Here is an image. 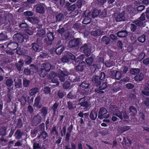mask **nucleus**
Instances as JSON below:
<instances>
[{"instance_id":"f257e3e1","label":"nucleus","mask_w":149,"mask_h":149,"mask_svg":"<svg viewBox=\"0 0 149 149\" xmlns=\"http://www.w3.org/2000/svg\"><path fill=\"white\" fill-rule=\"evenodd\" d=\"M111 109L113 111V115L116 116L119 118L121 119L124 118L126 119L127 118L128 116L125 113V111H124L122 112H120L118 109L115 106H111Z\"/></svg>"},{"instance_id":"f03ea898","label":"nucleus","mask_w":149,"mask_h":149,"mask_svg":"<svg viewBox=\"0 0 149 149\" xmlns=\"http://www.w3.org/2000/svg\"><path fill=\"white\" fill-rule=\"evenodd\" d=\"M109 116V115L105 109L102 108L100 109L98 116L99 118L102 119L103 118H108Z\"/></svg>"},{"instance_id":"7ed1b4c3","label":"nucleus","mask_w":149,"mask_h":149,"mask_svg":"<svg viewBox=\"0 0 149 149\" xmlns=\"http://www.w3.org/2000/svg\"><path fill=\"white\" fill-rule=\"evenodd\" d=\"M146 22L145 14L144 13H142L139 17V19L135 21L134 23L137 26H144L145 25L144 23Z\"/></svg>"},{"instance_id":"20e7f679","label":"nucleus","mask_w":149,"mask_h":149,"mask_svg":"<svg viewBox=\"0 0 149 149\" xmlns=\"http://www.w3.org/2000/svg\"><path fill=\"white\" fill-rule=\"evenodd\" d=\"M28 38V36H26L25 37L24 35L23 36L21 34L17 33L14 35L13 38L16 41H18L19 42H22L24 41V39H27Z\"/></svg>"},{"instance_id":"39448f33","label":"nucleus","mask_w":149,"mask_h":149,"mask_svg":"<svg viewBox=\"0 0 149 149\" xmlns=\"http://www.w3.org/2000/svg\"><path fill=\"white\" fill-rule=\"evenodd\" d=\"M70 59L74 60L75 57L70 52H68L66 56H65L62 57L61 60L63 62H68Z\"/></svg>"},{"instance_id":"423d86ee","label":"nucleus","mask_w":149,"mask_h":149,"mask_svg":"<svg viewBox=\"0 0 149 149\" xmlns=\"http://www.w3.org/2000/svg\"><path fill=\"white\" fill-rule=\"evenodd\" d=\"M58 74V76L60 81H64L66 78V76L69 74V73L66 71L63 72L62 70H60Z\"/></svg>"},{"instance_id":"0eeeda50","label":"nucleus","mask_w":149,"mask_h":149,"mask_svg":"<svg viewBox=\"0 0 149 149\" xmlns=\"http://www.w3.org/2000/svg\"><path fill=\"white\" fill-rule=\"evenodd\" d=\"M48 77L52 80V81L54 83H56V85L58 86L59 84V82L57 78V74L54 72H52L49 76Z\"/></svg>"},{"instance_id":"6e6552de","label":"nucleus","mask_w":149,"mask_h":149,"mask_svg":"<svg viewBox=\"0 0 149 149\" xmlns=\"http://www.w3.org/2000/svg\"><path fill=\"white\" fill-rule=\"evenodd\" d=\"M80 39L77 38L70 40L68 44V46L69 47H72L76 46H77L79 44Z\"/></svg>"},{"instance_id":"1a4fd4ad","label":"nucleus","mask_w":149,"mask_h":149,"mask_svg":"<svg viewBox=\"0 0 149 149\" xmlns=\"http://www.w3.org/2000/svg\"><path fill=\"white\" fill-rule=\"evenodd\" d=\"M85 14L86 16L83 22V23L85 24H87L89 23L91 21L90 19L91 13L88 11H86L85 12Z\"/></svg>"},{"instance_id":"9d476101","label":"nucleus","mask_w":149,"mask_h":149,"mask_svg":"<svg viewBox=\"0 0 149 149\" xmlns=\"http://www.w3.org/2000/svg\"><path fill=\"white\" fill-rule=\"evenodd\" d=\"M79 103L81 106L84 107L85 108H88L90 105V104L86 100L85 97L81 99L79 101Z\"/></svg>"},{"instance_id":"9b49d317","label":"nucleus","mask_w":149,"mask_h":149,"mask_svg":"<svg viewBox=\"0 0 149 149\" xmlns=\"http://www.w3.org/2000/svg\"><path fill=\"white\" fill-rule=\"evenodd\" d=\"M142 93L146 95H149V81L145 84L144 90L142 91Z\"/></svg>"},{"instance_id":"f8f14e48","label":"nucleus","mask_w":149,"mask_h":149,"mask_svg":"<svg viewBox=\"0 0 149 149\" xmlns=\"http://www.w3.org/2000/svg\"><path fill=\"white\" fill-rule=\"evenodd\" d=\"M126 19L125 16L124 12L118 14L116 17V20L117 22L125 21Z\"/></svg>"},{"instance_id":"ddd939ff","label":"nucleus","mask_w":149,"mask_h":149,"mask_svg":"<svg viewBox=\"0 0 149 149\" xmlns=\"http://www.w3.org/2000/svg\"><path fill=\"white\" fill-rule=\"evenodd\" d=\"M40 98V96L37 97L35 100V103L34 106L37 108H40L42 107L41 104H40L39 102Z\"/></svg>"},{"instance_id":"4468645a","label":"nucleus","mask_w":149,"mask_h":149,"mask_svg":"<svg viewBox=\"0 0 149 149\" xmlns=\"http://www.w3.org/2000/svg\"><path fill=\"white\" fill-rule=\"evenodd\" d=\"M18 46V44L16 42H11L9 43L7 46L8 48L12 50L16 49Z\"/></svg>"},{"instance_id":"2eb2a0df","label":"nucleus","mask_w":149,"mask_h":149,"mask_svg":"<svg viewBox=\"0 0 149 149\" xmlns=\"http://www.w3.org/2000/svg\"><path fill=\"white\" fill-rule=\"evenodd\" d=\"M36 11L39 13H43L44 12V8L41 4H39L36 8Z\"/></svg>"},{"instance_id":"dca6fc26","label":"nucleus","mask_w":149,"mask_h":149,"mask_svg":"<svg viewBox=\"0 0 149 149\" xmlns=\"http://www.w3.org/2000/svg\"><path fill=\"white\" fill-rule=\"evenodd\" d=\"M85 65V63L84 62H82L80 63L79 65L76 67V69L78 71H82L83 70L84 67Z\"/></svg>"},{"instance_id":"f3484780","label":"nucleus","mask_w":149,"mask_h":149,"mask_svg":"<svg viewBox=\"0 0 149 149\" xmlns=\"http://www.w3.org/2000/svg\"><path fill=\"white\" fill-rule=\"evenodd\" d=\"M41 67L43 68V69L46 71H48L50 70L51 65L49 63H46L42 64L41 65Z\"/></svg>"},{"instance_id":"a211bd4d","label":"nucleus","mask_w":149,"mask_h":149,"mask_svg":"<svg viewBox=\"0 0 149 149\" xmlns=\"http://www.w3.org/2000/svg\"><path fill=\"white\" fill-rule=\"evenodd\" d=\"M36 28L34 27H29L27 28L26 30V32L29 35H32L35 31Z\"/></svg>"},{"instance_id":"6ab92c4d","label":"nucleus","mask_w":149,"mask_h":149,"mask_svg":"<svg viewBox=\"0 0 149 149\" xmlns=\"http://www.w3.org/2000/svg\"><path fill=\"white\" fill-rule=\"evenodd\" d=\"M32 48L35 51H40L39 49L41 48V44H38L36 43H33Z\"/></svg>"},{"instance_id":"aec40b11","label":"nucleus","mask_w":149,"mask_h":149,"mask_svg":"<svg viewBox=\"0 0 149 149\" xmlns=\"http://www.w3.org/2000/svg\"><path fill=\"white\" fill-rule=\"evenodd\" d=\"M87 45L85 44L82 47L85 55L87 56H89L91 54V52L87 48Z\"/></svg>"},{"instance_id":"412c9836","label":"nucleus","mask_w":149,"mask_h":149,"mask_svg":"<svg viewBox=\"0 0 149 149\" xmlns=\"http://www.w3.org/2000/svg\"><path fill=\"white\" fill-rule=\"evenodd\" d=\"M91 34L92 35L94 36H97L103 34L101 30L100 29L92 31L91 32Z\"/></svg>"},{"instance_id":"4be33fe9","label":"nucleus","mask_w":149,"mask_h":149,"mask_svg":"<svg viewBox=\"0 0 149 149\" xmlns=\"http://www.w3.org/2000/svg\"><path fill=\"white\" fill-rule=\"evenodd\" d=\"M27 20L32 23H37L38 22V19L35 17H28L27 18Z\"/></svg>"},{"instance_id":"5701e85b","label":"nucleus","mask_w":149,"mask_h":149,"mask_svg":"<svg viewBox=\"0 0 149 149\" xmlns=\"http://www.w3.org/2000/svg\"><path fill=\"white\" fill-rule=\"evenodd\" d=\"M127 35V33L125 31H122L117 33V36L119 37H124Z\"/></svg>"},{"instance_id":"b1692460","label":"nucleus","mask_w":149,"mask_h":149,"mask_svg":"<svg viewBox=\"0 0 149 149\" xmlns=\"http://www.w3.org/2000/svg\"><path fill=\"white\" fill-rule=\"evenodd\" d=\"M15 86L17 88H21L22 86V80L19 79L15 82Z\"/></svg>"},{"instance_id":"393cba45","label":"nucleus","mask_w":149,"mask_h":149,"mask_svg":"<svg viewBox=\"0 0 149 149\" xmlns=\"http://www.w3.org/2000/svg\"><path fill=\"white\" fill-rule=\"evenodd\" d=\"M144 75L142 73H140L139 75H137L135 76L134 79L136 81H140L143 79Z\"/></svg>"},{"instance_id":"a878e982","label":"nucleus","mask_w":149,"mask_h":149,"mask_svg":"<svg viewBox=\"0 0 149 149\" xmlns=\"http://www.w3.org/2000/svg\"><path fill=\"white\" fill-rule=\"evenodd\" d=\"M64 49L63 47L60 46L57 48L55 50L56 54L58 55H60Z\"/></svg>"},{"instance_id":"bb28decb","label":"nucleus","mask_w":149,"mask_h":149,"mask_svg":"<svg viewBox=\"0 0 149 149\" xmlns=\"http://www.w3.org/2000/svg\"><path fill=\"white\" fill-rule=\"evenodd\" d=\"M39 90L37 88H35L29 91L30 95L33 96L38 92Z\"/></svg>"},{"instance_id":"cd10ccee","label":"nucleus","mask_w":149,"mask_h":149,"mask_svg":"<svg viewBox=\"0 0 149 149\" xmlns=\"http://www.w3.org/2000/svg\"><path fill=\"white\" fill-rule=\"evenodd\" d=\"M131 143V141L129 140H126V139L124 138L122 144L123 146L126 145L127 146H129Z\"/></svg>"},{"instance_id":"c85d7f7f","label":"nucleus","mask_w":149,"mask_h":149,"mask_svg":"<svg viewBox=\"0 0 149 149\" xmlns=\"http://www.w3.org/2000/svg\"><path fill=\"white\" fill-rule=\"evenodd\" d=\"M40 117H35L33 120V123L34 125H36L38 124L40 122Z\"/></svg>"},{"instance_id":"c756f323","label":"nucleus","mask_w":149,"mask_h":149,"mask_svg":"<svg viewBox=\"0 0 149 149\" xmlns=\"http://www.w3.org/2000/svg\"><path fill=\"white\" fill-rule=\"evenodd\" d=\"M99 10L95 9H94L92 14V17L93 18H95L97 17L99 15Z\"/></svg>"},{"instance_id":"7c9ffc66","label":"nucleus","mask_w":149,"mask_h":149,"mask_svg":"<svg viewBox=\"0 0 149 149\" xmlns=\"http://www.w3.org/2000/svg\"><path fill=\"white\" fill-rule=\"evenodd\" d=\"M97 116V113L96 112L94 111H92L91 112L90 114V117L92 119H95L96 118Z\"/></svg>"},{"instance_id":"2f4dec72","label":"nucleus","mask_w":149,"mask_h":149,"mask_svg":"<svg viewBox=\"0 0 149 149\" xmlns=\"http://www.w3.org/2000/svg\"><path fill=\"white\" fill-rule=\"evenodd\" d=\"M130 112L131 114L134 115L137 113V110L136 109L133 107L131 106L130 108Z\"/></svg>"},{"instance_id":"473e14b6","label":"nucleus","mask_w":149,"mask_h":149,"mask_svg":"<svg viewBox=\"0 0 149 149\" xmlns=\"http://www.w3.org/2000/svg\"><path fill=\"white\" fill-rule=\"evenodd\" d=\"M15 137L16 139H19L22 135V134L19 130H17L15 134Z\"/></svg>"},{"instance_id":"72a5a7b5","label":"nucleus","mask_w":149,"mask_h":149,"mask_svg":"<svg viewBox=\"0 0 149 149\" xmlns=\"http://www.w3.org/2000/svg\"><path fill=\"white\" fill-rule=\"evenodd\" d=\"M24 64L23 61H19L17 65V67L18 70L20 71L22 67Z\"/></svg>"},{"instance_id":"f704fd0d","label":"nucleus","mask_w":149,"mask_h":149,"mask_svg":"<svg viewBox=\"0 0 149 149\" xmlns=\"http://www.w3.org/2000/svg\"><path fill=\"white\" fill-rule=\"evenodd\" d=\"M13 80L10 78L7 79L6 82L7 86L9 87L13 85Z\"/></svg>"},{"instance_id":"c9c22d12","label":"nucleus","mask_w":149,"mask_h":149,"mask_svg":"<svg viewBox=\"0 0 149 149\" xmlns=\"http://www.w3.org/2000/svg\"><path fill=\"white\" fill-rule=\"evenodd\" d=\"M146 40V36L144 35H143L139 36L138 38V40L140 42L143 43Z\"/></svg>"},{"instance_id":"e433bc0d","label":"nucleus","mask_w":149,"mask_h":149,"mask_svg":"<svg viewBox=\"0 0 149 149\" xmlns=\"http://www.w3.org/2000/svg\"><path fill=\"white\" fill-rule=\"evenodd\" d=\"M47 72L45 70L42 68H41V70L40 72L39 73L41 77H44L47 74Z\"/></svg>"},{"instance_id":"4c0bfd02","label":"nucleus","mask_w":149,"mask_h":149,"mask_svg":"<svg viewBox=\"0 0 149 149\" xmlns=\"http://www.w3.org/2000/svg\"><path fill=\"white\" fill-rule=\"evenodd\" d=\"M7 38V36L6 33H2L0 34V40H4L6 39Z\"/></svg>"},{"instance_id":"58836bf2","label":"nucleus","mask_w":149,"mask_h":149,"mask_svg":"<svg viewBox=\"0 0 149 149\" xmlns=\"http://www.w3.org/2000/svg\"><path fill=\"white\" fill-rule=\"evenodd\" d=\"M140 70L138 69H132L130 70L131 73L133 74H136L139 73Z\"/></svg>"},{"instance_id":"ea45409f","label":"nucleus","mask_w":149,"mask_h":149,"mask_svg":"<svg viewBox=\"0 0 149 149\" xmlns=\"http://www.w3.org/2000/svg\"><path fill=\"white\" fill-rule=\"evenodd\" d=\"M45 30L44 29H42L39 30L38 33V35L40 37H43L45 35Z\"/></svg>"},{"instance_id":"a19ab883","label":"nucleus","mask_w":149,"mask_h":149,"mask_svg":"<svg viewBox=\"0 0 149 149\" xmlns=\"http://www.w3.org/2000/svg\"><path fill=\"white\" fill-rule=\"evenodd\" d=\"M47 36L49 41H51L54 39L53 34L51 32H49V33H48Z\"/></svg>"},{"instance_id":"79ce46f5","label":"nucleus","mask_w":149,"mask_h":149,"mask_svg":"<svg viewBox=\"0 0 149 149\" xmlns=\"http://www.w3.org/2000/svg\"><path fill=\"white\" fill-rule=\"evenodd\" d=\"M84 55H81L75 59V61L76 62L80 61L84 59Z\"/></svg>"},{"instance_id":"37998d69","label":"nucleus","mask_w":149,"mask_h":149,"mask_svg":"<svg viewBox=\"0 0 149 149\" xmlns=\"http://www.w3.org/2000/svg\"><path fill=\"white\" fill-rule=\"evenodd\" d=\"M47 136V133L45 132H43L40 135L39 137L40 139L44 140L45 139Z\"/></svg>"},{"instance_id":"c03bdc74","label":"nucleus","mask_w":149,"mask_h":149,"mask_svg":"<svg viewBox=\"0 0 149 149\" xmlns=\"http://www.w3.org/2000/svg\"><path fill=\"white\" fill-rule=\"evenodd\" d=\"M93 61V58L92 57H90L86 60V62L87 64L90 65L92 63Z\"/></svg>"},{"instance_id":"a18cd8bd","label":"nucleus","mask_w":149,"mask_h":149,"mask_svg":"<svg viewBox=\"0 0 149 149\" xmlns=\"http://www.w3.org/2000/svg\"><path fill=\"white\" fill-rule=\"evenodd\" d=\"M114 64V63L112 62L111 60H109V61L106 63V65L107 67H111Z\"/></svg>"},{"instance_id":"49530a36","label":"nucleus","mask_w":149,"mask_h":149,"mask_svg":"<svg viewBox=\"0 0 149 149\" xmlns=\"http://www.w3.org/2000/svg\"><path fill=\"white\" fill-rule=\"evenodd\" d=\"M100 77L97 76H95L93 77L92 80L93 81L97 83L100 80Z\"/></svg>"},{"instance_id":"de8ad7c7","label":"nucleus","mask_w":149,"mask_h":149,"mask_svg":"<svg viewBox=\"0 0 149 149\" xmlns=\"http://www.w3.org/2000/svg\"><path fill=\"white\" fill-rule=\"evenodd\" d=\"M115 76L116 79L118 80L121 77V74L120 72H116Z\"/></svg>"},{"instance_id":"09e8293b","label":"nucleus","mask_w":149,"mask_h":149,"mask_svg":"<svg viewBox=\"0 0 149 149\" xmlns=\"http://www.w3.org/2000/svg\"><path fill=\"white\" fill-rule=\"evenodd\" d=\"M144 103L146 106H149V98L146 97L143 100Z\"/></svg>"},{"instance_id":"8fccbe9b","label":"nucleus","mask_w":149,"mask_h":149,"mask_svg":"<svg viewBox=\"0 0 149 149\" xmlns=\"http://www.w3.org/2000/svg\"><path fill=\"white\" fill-rule=\"evenodd\" d=\"M76 6L75 4H73L69 7L68 8L69 11H73L76 9Z\"/></svg>"},{"instance_id":"3c124183","label":"nucleus","mask_w":149,"mask_h":149,"mask_svg":"<svg viewBox=\"0 0 149 149\" xmlns=\"http://www.w3.org/2000/svg\"><path fill=\"white\" fill-rule=\"evenodd\" d=\"M29 81L24 79L23 81V85L25 87H27L30 83Z\"/></svg>"},{"instance_id":"603ef678","label":"nucleus","mask_w":149,"mask_h":149,"mask_svg":"<svg viewBox=\"0 0 149 149\" xmlns=\"http://www.w3.org/2000/svg\"><path fill=\"white\" fill-rule=\"evenodd\" d=\"M58 104L56 103H54L52 109L53 110L54 113L56 111L57 108L58 107Z\"/></svg>"},{"instance_id":"864d4df0","label":"nucleus","mask_w":149,"mask_h":149,"mask_svg":"<svg viewBox=\"0 0 149 149\" xmlns=\"http://www.w3.org/2000/svg\"><path fill=\"white\" fill-rule=\"evenodd\" d=\"M63 18V15L61 14H58L56 16V18L57 20L59 21L61 20Z\"/></svg>"},{"instance_id":"5fc2aeb1","label":"nucleus","mask_w":149,"mask_h":149,"mask_svg":"<svg viewBox=\"0 0 149 149\" xmlns=\"http://www.w3.org/2000/svg\"><path fill=\"white\" fill-rule=\"evenodd\" d=\"M82 4V2L81 0H78L77 2V6L78 8L81 7Z\"/></svg>"},{"instance_id":"6e6d98bb","label":"nucleus","mask_w":149,"mask_h":149,"mask_svg":"<svg viewBox=\"0 0 149 149\" xmlns=\"http://www.w3.org/2000/svg\"><path fill=\"white\" fill-rule=\"evenodd\" d=\"M50 88L48 87H46L44 88V90H43V91L46 94L48 93H50Z\"/></svg>"},{"instance_id":"4d7b16f0","label":"nucleus","mask_w":149,"mask_h":149,"mask_svg":"<svg viewBox=\"0 0 149 149\" xmlns=\"http://www.w3.org/2000/svg\"><path fill=\"white\" fill-rule=\"evenodd\" d=\"M24 15L26 16H32L33 15V13L30 11H26L24 13Z\"/></svg>"},{"instance_id":"13d9d810","label":"nucleus","mask_w":149,"mask_h":149,"mask_svg":"<svg viewBox=\"0 0 149 149\" xmlns=\"http://www.w3.org/2000/svg\"><path fill=\"white\" fill-rule=\"evenodd\" d=\"M130 128V127L128 126H125L122 128L121 131L122 132H124Z\"/></svg>"},{"instance_id":"bf43d9fd","label":"nucleus","mask_w":149,"mask_h":149,"mask_svg":"<svg viewBox=\"0 0 149 149\" xmlns=\"http://www.w3.org/2000/svg\"><path fill=\"white\" fill-rule=\"evenodd\" d=\"M144 8V6L142 5L139 6L137 8V10L138 11H141Z\"/></svg>"},{"instance_id":"052dcab7","label":"nucleus","mask_w":149,"mask_h":149,"mask_svg":"<svg viewBox=\"0 0 149 149\" xmlns=\"http://www.w3.org/2000/svg\"><path fill=\"white\" fill-rule=\"evenodd\" d=\"M70 86V83L68 82H66L63 85L64 88L67 89Z\"/></svg>"},{"instance_id":"680f3d73","label":"nucleus","mask_w":149,"mask_h":149,"mask_svg":"<svg viewBox=\"0 0 149 149\" xmlns=\"http://www.w3.org/2000/svg\"><path fill=\"white\" fill-rule=\"evenodd\" d=\"M107 87V84L105 83H104L99 87V88L100 90H103L104 89Z\"/></svg>"},{"instance_id":"e2e57ef3","label":"nucleus","mask_w":149,"mask_h":149,"mask_svg":"<svg viewBox=\"0 0 149 149\" xmlns=\"http://www.w3.org/2000/svg\"><path fill=\"white\" fill-rule=\"evenodd\" d=\"M81 87L83 88H84L86 89L88 88V84H86L85 83V82H83L81 84Z\"/></svg>"},{"instance_id":"0e129e2a","label":"nucleus","mask_w":149,"mask_h":149,"mask_svg":"<svg viewBox=\"0 0 149 149\" xmlns=\"http://www.w3.org/2000/svg\"><path fill=\"white\" fill-rule=\"evenodd\" d=\"M126 86L127 88L129 89H132L134 87L133 85L130 83L127 84Z\"/></svg>"},{"instance_id":"69168bd1","label":"nucleus","mask_w":149,"mask_h":149,"mask_svg":"<svg viewBox=\"0 0 149 149\" xmlns=\"http://www.w3.org/2000/svg\"><path fill=\"white\" fill-rule=\"evenodd\" d=\"M24 73L26 75H29L30 74V71L29 69H26L24 70Z\"/></svg>"},{"instance_id":"338daca9","label":"nucleus","mask_w":149,"mask_h":149,"mask_svg":"<svg viewBox=\"0 0 149 149\" xmlns=\"http://www.w3.org/2000/svg\"><path fill=\"white\" fill-rule=\"evenodd\" d=\"M31 133L32 136L33 137H35L36 136L37 132L36 130H32Z\"/></svg>"},{"instance_id":"774afa93","label":"nucleus","mask_w":149,"mask_h":149,"mask_svg":"<svg viewBox=\"0 0 149 149\" xmlns=\"http://www.w3.org/2000/svg\"><path fill=\"white\" fill-rule=\"evenodd\" d=\"M40 146L39 143H35L33 144V147L34 149L38 148H40Z\"/></svg>"}]
</instances>
